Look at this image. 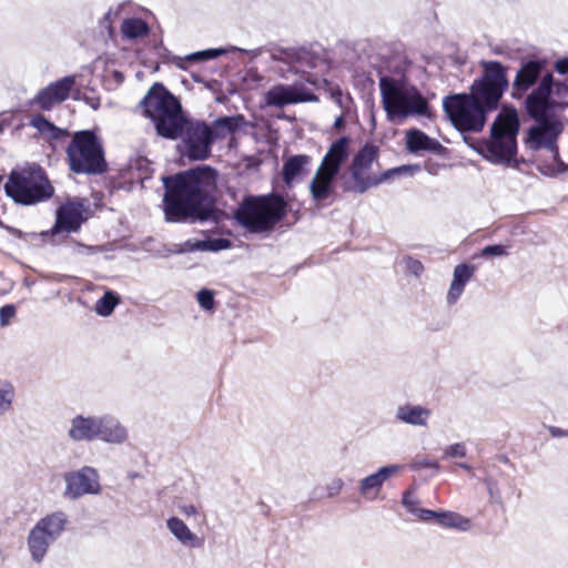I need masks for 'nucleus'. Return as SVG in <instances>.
Instances as JSON below:
<instances>
[{
	"mask_svg": "<svg viewBox=\"0 0 568 568\" xmlns=\"http://www.w3.org/2000/svg\"><path fill=\"white\" fill-rule=\"evenodd\" d=\"M484 74L474 81L469 93L448 95L443 108L453 125L460 132H479L486 123L487 113L498 108L508 89L506 68L498 61L481 62Z\"/></svg>",
	"mask_w": 568,
	"mask_h": 568,
	"instance_id": "nucleus-1",
	"label": "nucleus"
},
{
	"mask_svg": "<svg viewBox=\"0 0 568 568\" xmlns=\"http://www.w3.org/2000/svg\"><path fill=\"white\" fill-rule=\"evenodd\" d=\"M216 172L210 166H199L164 176L163 211L165 221L183 223L211 219L214 209L207 192L214 186Z\"/></svg>",
	"mask_w": 568,
	"mask_h": 568,
	"instance_id": "nucleus-2",
	"label": "nucleus"
},
{
	"mask_svg": "<svg viewBox=\"0 0 568 568\" xmlns=\"http://www.w3.org/2000/svg\"><path fill=\"white\" fill-rule=\"evenodd\" d=\"M379 90L383 109L389 121L430 116L428 101L404 75H381Z\"/></svg>",
	"mask_w": 568,
	"mask_h": 568,
	"instance_id": "nucleus-3",
	"label": "nucleus"
},
{
	"mask_svg": "<svg viewBox=\"0 0 568 568\" xmlns=\"http://www.w3.org/2000/svg\"><path fill=\"white\" fill-rule=\"evenodd\" d=\"M140 106L143 114L153 122L160 136L176 140L182 135L186 115L180 100L162 83L156 82L149 89Z\"/></svg>",
	"mask_w": 568,
	"mask_h": 568,
	"instance_id": "nucleus-4",
	"label": "nucleus"
},
{
	"mask_svg": "<svg viewBox=\"0 0 568 568\" xmlns=\"http://www.w3.org/2000/svg\"><path fill=\"white\" fill-rule=\"evenodd\" d=\"M287 203L276 193L246 195L234 211V220L250 233H266L286 216Z\"/></svg>",
	"mask_w": 568,
	"mask_h": 568,
	"instance_id": "nucleus-5",
	"label": "nucleus"
},
{
	"mask_svg": "<svg viewBox=\"0 0 568 568\" xmlns=\"http://www.w3.org/2000/svg\"><path fill=\"white\" fill-rule=\"evenodd\" d=\"M65 153L75 174L100 175L108 171L102 140L92 130L74 132Z\"/></svg>",
	"mask_w": 568,
	"mask_h": 568,
	"instance_id": "nucleus-6",
	"label": "nucleus"
},
{
	"mask_svg": "<svg viewBox=\"0 0 568 568\" xmlns=\"http://www.w3.org/2000/svg\"><path fill=\"white\" fill-rule=\"evenodd\" d=\"M518 130L519 120L515 110L499 113L490 128L489 141H485L478 152L494 164L510 163L517 153Z\"/></svg>",
	"mask_w": 568,
	"mask_h": 568,
	"instance_id": "nucleus-7",
	"label": "nucleus"
},
{
	"mask_svg": "<svg viewBox=\"0 0 568 568\" xmlns=\"http://www.w3.org/2000/svg\"><path fill=\"white\" fill-rule=\"evenodd\" d=\"M4 191L16 203L22 205H33L45 201L54 192L43 170L38 165L12 171L4 185Z\"/></svg>",
	"mask_w": 568,
	"mask_h": 568,
	"instance_id": "nucleus-8",
	"label": "nucleus"
},
{
	"mask_svg": "<svg viewBox=\"0 0 568 568\" xmlns=\"http://www.w3.org/2000/svg\"><path fill=\"white\" fill-rule=\"evenodd\" d=\"M349 144L348 136H341L331 144L324 155L310 183V192L316 203L326 201L333 193V182L349 156Z\"/></svg>",
	"mask_w": 568,
	"mask_h": 568,
	"instance_id": "nucleus-9",
	"label": "nucleus"
},
{
	"mask_svg": "<svg viewBox=\"0 0 568 568\" xmlns=\"http://www.w3.org/2000/svg\"><path fill=\"white\" fill-rule=\"evenodd\" d=\"M377 156L378 148L372 143H366L353 158L349 171L353 179L352 190L354 192L362 194L395 175L414 174L419 171L418 165H402L387 170L379 176L371 175L368 171Z\"/></svg>",
	"mask_w": 568,
	"mask_h": 568,
	"instance_id": "nucleus-10",
	"label": "nucleus"
},
{
	"mask_svg": "<svg viewBox=\"0 0 568 568\" xmlns=\"http://www.w3.org/2000/svg\"><path fill=\"white\" fill-rule=\"evenodd\" d=\"M552 90L554 75L550 72H546L537 87L526 97V111L535 121L549 120L555 116L557 106L551 97Z\"/></svg>",
	"mask_w": 568,
	"mask_h": 568,
	"instance_id": "nucleus-11",
	"label": "nucleus"
},
{
	"mask_svg": "<svg viewBox=\"0 0 568 568\" xmlns=\"http://www.w3.org/2000/svg\"><path fill=\"white\" fill-rule=\"evenodd\" d=\"M180 138H183L189 159L203 161L210 156L214 138L213 130L206 123L189 120L185 116V124Z\"/></svg>",
	"mask_w": 568,
	"mask_h": 568,
	"instance_id": "nucleus-12",
	"label": "nucleus"
},
{
	"mask_svg": "<svg viewBox=\"0 0 568 568\" xmlns=\"http://www.w3.org/2000/svg\"><path fill=\"white\" fill-rule=\"evenodd\" d=\"M64 481V496L70 499H78L85 495H98L101 491L99 473L91 466H83L77 471L67 473Z\"/></svg>",
	"mask_w": 568,
	"mask_h": 568,
	"instance_id": "nucleus-13",
	"label": "nucleus"
},
{
	"mask_svg": "<svg viewBox=\"0 0 568 568\" xmlns=\"http://www.w3.org/2000/svg\"><path fill=\"white\" fill-rule=\"evenodd\" d=\"M538 124L531 126L528 131V144L532 150L547 149L554 153V159L559 162L557 139L564 130L562 123L557 119L536 121Z\"/></svg>",
	"mask_w": 568,
	"mask_h": 568,
	"instance_id": "nucleus-14",
	"label": "nucleus"
},
{
	"mask_svg": "<svg viewBox=\"0 0 568 568\" xmlns=\"http://www.w3.org/2000/svg\"><path fill=\"white\" fill-rule=\"evenodd\" d=\"M87 220L88 209L85 201L80 199L69 200L58 207L51 234L55 235L61 232L75 233Z\"/></svg>",
	"mask_w": 568,
	"mask_h": 568,
	"instance_id": "nucleus-15",
	"label": "nucleus"
},
{
	"mask_svg": "<svg viewBox=\"0 0 568 568\" xmlns=\"http://www.w3.org/2000/svg\"><path fill=\"white\" fill-rule=\"evenodd\" d=\"M75 84L74 75H67L48 87L41 89L33 98L32 103L41 110L49 111L54 105L64 102Z\"/></svg>",
	"mask_w": 568,
	"mask_h": 568,
	"instance_id": "nucleus-16",
	"label": "nucleus"
},
{
	"mask_svg": "<svg viewBox=\"0 0 568 568\" xmlns=\"http://www.w3.org/2000/svg\"><path fill=\"white\" fill-rule=\"evenodd\" d=\"M544 69L545 62L541 60H528L521 63L513 81L511 97L521 99L529 89L541 81Z\"/></svg>",
	"mask_w": 568,
	"mask_h": 568,
	"instance_id": "nucleus-17",
	"label": "nucleus"
},
{
	"mask_svg": "<svg viewBox=\"0 0 568 568\" xmlns=\"http://www.w3.org/2000/svg\"><path fill=\"white\" fill-rule=\"evenodd\" d=\"M129 439V430L121 420L111 415H97L95 440L110 445H122Z\"/></svg>",
	"mask_w": 568,
	"mask_h": 568,
	"instance_id": "nucleus-18",
	"label": "nucleus"
},
{
	"mask_svg": "<svg viewBox=\"0 0 568 568\" xmlns=\"http://www.w3.org/2000/svg\"><path fill=\"white\" fill-rule=\"evenodd\" d=\"M265 103L270 106L282 108L298 102L316 101V97L293 85L278 84L271 88L264 97Z\"/></svg>",
	"mask_w": 568,
	"mask_h": 568,
	"instance_id": "nucleus-19",
	"label": "nucleus"
},
{
	"mask_svg": "<svg viewBox=\"0 0 568 568\" xmlns=\"http://www.w3.org/2000/svg\"><path fill=\"white\" fill-rule=\"evenodd\" d=\"M399 465H388L381 467L376 473L363 478L358 485V491L367 501H374L378 498L383 484L393 475L398 473Z\"/></svg>",
	"mask_w": 568,
	"mask_h": 568,
	"instance_id": "nucleus-20",
	"label": "nucleus"
},
{
	"mask_svg": "<svg viewBox=\"0 0 568 568\" xmlns=\"http://www.w3.org/2000/svg\"><path fill=\"white\" fill-rule=\"evenodd\" d=\"M97 415L77 414L69 420L67 437L72 443L95 442Z\"/></svg>",
	"mask_w": 568,
	"mask_h": 568,
	"instance_id": "nucleus-21",
	"label": "nucleus"
},
{
	"mask_svg": "<svg viewBox=\"0 0 568 568\" xmlns=\"http://www.w3.org/2000/svg\"><path fill=\"white\" fill-rule=\"evenodd\" d=\"M430 416L429 408L409 403L399 405L395 412L396 420L414 427H427Z\"/></svg>",
	"mask_w": 568,
	"mask_h": 568,
	"instance_id": "nucleus-22",
	"label": "nucleus"
},
{
	"mask_svg": "<svg viewBox=\"0 0 568 568\" xmlns=\"http://www.w3.org/2000/svg\"><path fill=\"white\" fill-rule=\"evenodd\" d=\"M166 528L184 547L201 548L204 545V539L193 532L180 517L172 516L168 518Z\"/></svg>",
	"mask_w": 568,
	"mask_h": 568,
	"instance_id": "nucleus-23",
	"label": "nucleus"
},
{
	"mask_svg": "<svg viewBox=\"0 0 568 568\" xmlns=\"http://www.w3.org/2000/svg\"><path fill=\"white\" fill-rule=\"evenodd\" d=\"M475 272V265L462 263L455 266L453 273V281L450 283L446 297L448 305H454L457 303V301L464 293L467 282L471 278Z\"/></svg>",
	"mask_w": 568,
	"mask_h": 568,
	"instance_id": "nucleus-24",
	"label": "nucleus"
},
{
	"mask_svg": "<svg viewBox=\"0 0 568 568\" xmlns=\"http://www.w3.org/2000/svg\"><path fill=\"white\" fill-rule=\"evenodd\" d=\"M311 163L312 158L307 154H296L286 159L282 168L285 184L291 185L297 178L305 175Z\"/></svg>",
	"mask_w": 568,
	"mask_h": 568,
	"instance_id": "nucleus-25",
	"label": "nucleus"
},
{
	"mask_svg": "<svg viewBox=\"0 0 568 568\" xmlns=\"http://www.w3.org/2000/svg\"><path fill=\"white\" fill-rule=\"evenodd\" d=\"M54 541L55 540L52 537L40 531V528H32L27 538V545L32 560L37 564L42 562L48 554L49 547Z\"/></svg>",
	"mask_w": 568,
	"mask_h": 568,
	"instance_id": "nucleus-26",
	"label": "nucleus"
},
{
	"mask_svg": "<svg viewBox=\"0 0 568 568\" xmlns=\"http://www.w3.org/2000/svg\"><path fill=\"white\" fill-rule=\"evenodd\" d=\"M67 524V514L59 510L42 517L32 528H40V531H43L54 540H58L64 532Z\"/></svg>",
	"mask_w": 568,
	"mask_h": 568,
	"instance_id": "nucleus-27",
	"label": "nucleus"
},
{
	"mask_svg": "<svg viewBox=\"0 0 568 568\" xmlns=\"http://www.w3.org/2000/svg\"><path fill=\"white\" fill-rule=\"evenodd\" d=\"M406 145L407 149L414 153L419 151L437 152L443 148L437 140L432 139L418 129H412L407 132Z\"/></svg>",
	"mask_w": 568,
	"mask_h": 568,
	"instance_id": "nucleus-28",
	"label": "nucleus"
},
{
	"mask_svg": "<svg viewBox=\"0 0 568 568\" xmlns=\"http://www.w3.org/2000/svg\"><path fill=\"white\" fill-rule=\"evenodd\" d=\"M229 51H241V52H244V53L251 55L253 59H255L262 54L263 48H257V49H253V50H244V49H241L237 47H230L229 49H223V48L207 49V50L191 53L186 57V59L190 61L211 60V59H216V58L227 53Z\"/></svg>",
	"mask_w": 568,
	"mask_h": 568,
	"instance_id": "nucleus-29",
	"label": "nucleus"
},
{
	"mask_svg": "<svg viewBox=\"0 0 568 568\" xmlns=\"http://www.w3.org/2000/svg\"><path fill=\"white\" fill-rule=\"evenodd\" d=\"M244 123L243 115L221 116L210 126L213 130V138H225L227 134L235 132Z\"/></svg>",
	"mask_w": 568,
	"mask_h": 568,
	"instance_id": "nucleus-30",
	"label": "nucleus"
},
{
	"mask_svg": "<svg viewBox=\"0 0 568 568\" xmlns=\"http://www.w3.org/2000/svg\"><path fill=\"white\" fill-rule=\"evenodd\" d=\"M325 63L321 53L306 48L295 49L294 65L301 69H316Z\"/></svg>",
	"mask_w": 568,
	"mask_h": 568,
	"instance_id": "nucleus-31",
	"label": "nucleus"
},
{
	"mask_svg": "<svg viewBox=\"0 0 568 568\" xmlns=\"http://www.w3.org/2000/svg\"><path fill=\"white\" fill-rule=\"evenodd\" d=\"M437 523L443 527L456 528L466 531L470 528V520L457 513L439 511Z\"/></svg>",
	"mask_w": 568,
	"mask_h": 568,
	"instance_id": "nucleus-32",
	"label": "nucleus"
},
{
	"mask_svg": "<svg viewBox=\"0 0 568 568\" xmlns=\"http://www.w3.org/2000/svg\"><path fill=\"white\" fill-rule=\"evenodd\" d=\"M121 31L124 38L136 39L149 33V26L142 19H125L122 22Z\"/></svg>",
	"mask_w": 568,
	"mask_h": 568,
	"instance_id": "nucleus-33",
	"label": "nucleus"
},
{
	"mask_svg": "<svg viewBox=\"0 0 568 568\" xmlns=\"http://www.w3.org/2000/svg\"><path fill=\"white\" fill-rule=\"evenodd\" d=\"M119 302L120 298L114 292L106 291L103 296L97 301L94 310L101 316H109Z\"/></svg>",
	"mask_w": 568,
	"mask_h": 568,
	"instance_id": "nucleus-34",
	"label": "nucleus"
},
{
	"mask_svg": "<svg viewBox=\"0 0 568 568\" xmlns=\"http://www.w3.org/2000/svg\"><path fill=\"white\" fill-rule=\"evenodd\" d=\"M16 390L11 383L0 381V416L4 415L12 406Z\"/></svg>",
	"mask_w": 568,
	"mask_h": 568,
	"instance_id": "nucleus-35",
	"label": "nucleus"
},
{
	"mask_svg": "<svg viewBox=\"0 0 568 568\" xmlns=\"http://www.w3.org/2000/svg\"><path fill=\"white\" fill-rule=\"evenodd\" d=\"M30 123L42 134H49L53 139H59L62 133L59 128H57L41 114L33 116Z\"/></svg>",
	"mask_w": 568,
	"mask_h": 568,
	"instance_id": "nucleus-36",
	"label": "nucleus"
},
{
	"mask_svg": "<svg viewBox=\"0 0 568 568\" xmlns=\"http://www.w3.org/2000/svg\"><path fill=\"white\" fill-rule=\"evenodd\" d=\"M554 100L558 109L568 106V83L567 82H555L554 81Z\"/></svg>",
	"mask_w": 568,
	"mask_h": 568,
	"instance_id": "nucleus-37",
	"label": "nucleus"
},
{
	"mask_svg": "<svg viewBox=\"0 0 568 568\" xmlns=\"http://www.w3.org/2000/svg\"><path fill=\"white\" fill-rule=\"evenodd\" d=\"M270 55L273 61L294 65L295 49L273 48L270 50Z\"/></svg>",
	"mask_w": 568,
	"mask_h": 568,
	"instance_id": "nucleus-38",
	"label": "nucleus"
},
{
	"mask_svg": "<svg viewBox=\"0 0 568 568\" xmlns=\"http://www.w3.org/2000/svg\"><path fill=\"white\" fill-rule=\"evenodd\" d=\"M402 504L407 509V511L414 516H416L420 509L418 507L419 501H418L417 497L415 496L414 491H412V490L404 491L403 498H402Z\"/></svg>",
	"mask_w": 568,
	"mask_h": 568,
	"instance_id": "nucleus-39",
	"label": "nucleus"
},
{
	"mask_svg": "<svg viewBox=\"0 0 568 568\" xmlns=\"http://www.w3.org/2000/svg\"><path fill=\"white\" fill-rule=\"evenodd\" d=\"M197 302L200 306L205 311H212L214 307V295L213 292L206 288H202L197 292Z\"/></svg>",
	"mask_w": 568,
	"mask_h": 568,
	"instance_id": "nucleus-40",
	"label": "nucleus"
},
{
	"mask_svg": "<svg viewBox=\"0 0 568 568\" xmlns=\"http://www.w3.org/2000/svg\"><path fill=\"white\" fill-rule=\"evenodd\" d=\"M466 446L463 443H455L444 449L443 458H463L466 456Z\"/></svg>",
	"mask_w": 568,
	"mask_h": 568,
	"instance_id": "nucleus-41",
	"label": "nucleus"
},
{
	"mask_svg": "<svg viewBox=\"0 0 568 568\" xmlns=\"http://www.w3.org/2000/svg\"><path fill=\"white\" fill-rule=\"evenodd\" d=\"M206 243L211 252L227 250L232 246V242L224 237L209 239Z\"/></svg>",
	"mask_w": 568,
	"mask_h": 568,
	"instance_id": "nucleus-42",
	"label": "nucleus"
},
{
	"mask_svg": "<svg viewBox=\"0 0 568 568\" xmlns=\"http://www.w3.org/2000/svg\"><path fill=\"white\" fill-rule=\"evenodd\" d=\"M483 256H505L508 255L506 246L501 244L487 245L481 250Z\"/></svg>",
	"mask_w": 568,
	"mask_h": 568,
	"instance_id": "nucleus-43",
	"label": "nucleus"
},
{
	"mask_svg": "<svg viewBox=\"0 0 568 568\" xmlns=\"http://www.w3.org/2000/svg\"><path fill=\"white\" fill-rule=\"evenodd\" d=\"M176 508L181 515H183L187 518L199 515V511H200L199 506H196L194 504H189L185 501H179L176 504Z\"/></svg>",
	"mask_w": 568,
	"mask_h": 568,
	"instance_id": "nucleus-44",
	"label": "nucleus"
},
{
	"mask_svg": "<svg viewBox=\"0 0 568 568\" xmlns=\"http://www.w3.org/2000/svg\"><path fill=\"white\" fill-rule=\"evenodd\" d=\"M404 263L406 265L407 271L414 274L415 276H419L424 271L423 264L410 256L405 257Z\"/></svg>",
	"mask_w": 568,
	"mask_h": 568,
	"instance_id": "nucleus-45",
	"label": "nucleus"
},
{
	"mask_svg": "<svg viewBox=\"0 0 568 568\" xmlns=\"http://www.w3.org/2000/svg\"><path fill=\"white\" fill-rule=\"evenodd\" d=\"M16 315V307L12 304L4 305L0 308V324L7 326Z\"/></svg>",
	"mask_w": 568,
	"mask_h": 568,
	"instance_id": "nucleus-46",
	"label": "nucleus"
},
{
	"mask_svg": "<svg viewBox=\"0 0 568 568\" xmlns=\"http://www.w3.org/2000/svg\"><path fill=\"white\" fill-rule=\"evenodd\" d=\"M344 487L342 478H334L326 485V491L328 497H334L341 493Z\"/></svg>",
	"mask_w": 568,
	"mask_h": 568,
	"instance_id": "nucleus-47",
	"label": "nucleus"
},
{
	"mask_svg": "<svg viewBox=\"0 0 568 568\" xmlns=\"http://www.w3.org/2000/svg\"><path fill=\"white\" fill-rule=\"evenodd\" d=\"M412 468L415 470H419L422 468H434L437 470V469H439V465L435 460L423 458V459L415 460L412 464Z\"/></svg>",
	"mask_w": 568,
	"mask_h": 568,
	"instance_id": "nucleus-48",
	"label": "nucleus"
},
{
	"mask_svg": "<svg viewBox=\"0 0 568 568\" xmlns=\"http://www.w3.org/2000/svg\"><path fill=\"white\" fill-rule=\"evenodd\" d=\"M186 252H193V241H185L182 244L174 245L173 250H170L172 254H182Z\"/></svg>",
	"mask_w": 568,
	"mask_h": 568,
	"instance_id": "nucleus-49",
	"label": "nucleus"
},
{
	"mask_svg": "<svg viewBox=\"0 0 568 568\" xmlns=\"http://www.w3.org/2000/svg\"><path fill=\"white\" fill-rule=\"evenodd\" d=\"M416 516L423 521H429L438 519L439 511L420 508Z\"/></svg>",
	"mask_w": 568,
	"mask_h": 568,
	"instance_id": "nucleus-50",
	"label": "nucleus"
},
{
	"mask_svg": "<svg viewBox=\"0 0 568 568\" xmlns=\"http://www.w3.org/2000/svg\"><path fill=\"white\" fill-rule=\"evenodd\" d=\"M554 69L558 74H561V75L568 74V57L558 59L554 64Z\"/></svg>",
	"mask_w": 568,
	"mask_h": 568,
	"instance_id": "nucleus-51",
	"label": "nucleus"
},
{
	"mask_svg": "<svg viewBox=\"0 0 568 568\" xmlns=\"http://www.w3.org/2000/svg\"><path fill=\"white\" fill-rule=\"evenodd\" d=\"M548 432L552 437H567L568 429H562L556 426H549Z\"/></svg>",
	"mask_w": 568,
	"mask_h": 568,
	"instance_id": "nucleus-52",
	"label": "nucleus"
},
{
	"mask_svg": "<svg viewBox=\"0 0 568 568\" xmlns=\"http://www.w3.org/2000/svg\"><path fill=\"white\" fill-rule=\"evenodd\" d=\"M207 240H203V241H194L193 242V252H196V251H209V246H207Z\"/></svg>",
	"mask_w": 568,
	"mask_h": 568,
	"instance_id": "nucleus-53",
	"label": "nucleus"
},
{
	"mask_svg": "<svg viewBox=\"0 0 568 568\" xmlns=\"http://www.w3.org/2000/svg\"><path fill=\"white\" fill-rule=\"evenodd\" d=\"M332 98L334 101L343 108V92L341 89L336 88L332 91Z\"/></svg>",
	"mask_w": 568,
	"mask_h": 568,
	"instance_id": "nucleus-54",
	"label": "nucleus"
},
{
	"mask_svg": "<svg viewBox=\"0 0 568 568\" xmlns=\"http://www.w3.org/2000/svg\"><path fill=\"white\" fill-rule=\"evenodd\" d=\"M344 125H345L344 116L343 115L337 116L334 121V128L341 130L344 128Z\"/></svg>",
	"mask_w": 568,
	"mask_h": 568,
	"instance_id": "nucleus-55",
	"label": "nucleus"
},
{
	"mask_svg": "<svg viewBox=\"0 0 568 568\" xmlns=\"http://www.w3.org/2000/svg\"><path fill=\"white\" fill-rule=\"evenodd\" d=\"M460 468L467 470V471H470L471 470V467L468 465V464H465V463H458L457 464Z\"/></svg>",
	"mask_w": 568,
	"mask_h": 568,
	"instance_id": "nucleus-56",
	"label": "nucleus"
},
{
	"mask_svg": "<svg viewBox=\"0 0 568 568\" xmlns=\"http://www.w3.org/2000/svg\"><path fill=\"white\" fill-rule=\"evenodd\" d=\"M79 247L82 248V250H85V251H92L93 250V247L87 246V245H83V244H79Z\"/></svg>",
	"mask_w": 568,
	"mask_h": 568,
	"instance_id": "nucleus-57",
	"label": "nucleus"
}]
</instances>
